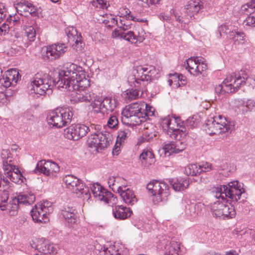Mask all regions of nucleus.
I'll use <instances>...</instances> for the list:
<instances>
[{
    "instance_id": "obj_1",
    "label": "nucleus",
    "mask_w": 255,
    "mask_h": 255,
    "mask_svg": "<svg viewBox=\"0 0 255 255\" xmlns=\"http://www.w3.org/2000/svg\"><path fill=\"white\" fill-rule=\"evenodd\" d=\"M55 85L57 88L72 91L70 100L74 103L90 102L94 94L87 89L89 80L83 68L73 63L67 64L59 74V80Z\"/></svg>"
},
{
    "instance_id": "obj_2",
    "label": "nucleus",
    "mask_w": 255,
    "mask_h": 255,
    "mask_svg": "<svg viewBox=\"0 0 255 255\" xmlns=\"http://www.w3.org/2000/svg\"><path fill=\"white\" fill-rule=\"evenodd\" d=\"M7 184V180H5L0 173V191L2 190L1 186L3 188V192L0 196V209L5 211L10 216H15L20 204L30 205L35 201V197L31 192H24L8 199V193L5 188Z\"/></svg>"
},
{
    "instance_id": "obj_3",
    "label": "nucleus",
    "mask_w": 255,
    "mask_h": 255,
    "mask_svg": "<svg viewBox=\"0 0 255 255\" xmlns=\"http://www.w3.org/2000/svg\"><path fill=\"white\" fill-rule=\"evenodd\" d=\"M154 109L143 102H135L127 106L122 111L124 124L134 126L145 122L154 115Z\"/></svg>"
},
{
    "instance_id": "obj_4",
    "label": "nucleus",
    "mask_w": 255,
    "mask_h": 255,
    "mask_svg": "<svg viewBox=\"0 0 255 255\" xmlns=\"http://www.w3.org/2000/svg\"><path fill=\"white\" fill-rule=\"evenodd\" d=\"M244 85L255 87V76L249 77L245 71H240L228 75L223 83L215 88V92L233 93Z\"/></svg>"
},
{
    "instance_id": "obj_5",
    "label": "nucleus",
    "mask_w": 255,
    "mask_h": 255,
    "mask_svg": "<svg viewBox=\"0 0 255 255\" xmlns=\"http://www.w3.org/2000/svg\"><path fill=\"white\" fill-rule=\"evenodd\" d=\"M213 193L217 197L222 199L226 197L230 199L232 202H244L245 197V189L244 184L238 181H233L229 182L227 185H222L213 188Z\"/></svg>"
},
{
    "instance_id": "obj_6",
    "label": "nucleus",
    "mask_w": 255,
    "mask_h": 255,
    "mask_svg": "<svg viewBox=\"0 0 255 255\" xmlns=\"http://www.w3.org/2000/svg\"><path fill=\"white\" fill-rule=\"evenodd\" d=\"M156 69L148 65H138L133 68L131 74L128 77V83L134 86H140L142 90H146L148 81L153 77L156 78Z\"/></svg>"
},
{
    "instance_id": "obj_7",
    "label": "nucleus",
    "mask_w": 255,
    "mask_h": 255,
    "mask_svg": "<svg viewBox=\"0 0 255 255\" xmlns=\"http://www.w3.org/2000/svg\"><path fill=\"white\" fill-rule=\"evenodd\" d=\"M55 84L52 77L47 73L42 72L37 73L31 79L29 94L44 95L52 93V89Z\"/></svg>"
},
{
    "instance_id": "obj_8",
    "label": "nucleus",
    "mask_w": 255,
    "mask_h": 255,
    "mask_svg": "<svg viewBox=\"0 0 255 255\" xmlns=\"http://www.w3.org/2000/svg\"><path fill=\"white\" fill-rule=\"evenodd\" d=\"M212 194L216 200L210 205L213 216L216 218L222 219L234 217L236 212L234 207L229 202V199L226 197H224L223 199L220 197H217L213 193V190Z\"/></svg>"
},
{
    "instance_id": "obj_9",
    "label": "nucleus",
    "mask_w": 255,
    "mask_h": 255,
    "mask_svg": "<svg viewBox=\"0 0 255 255\" xmlns=\"http://www.w3.org/2000/svg\"><path fill=\"white\" fill-rule=\"evenodd\" d=\"M73 116V109L69 107H59L50 111L47 116L48 124L57 128L70 124Z\"/></svg>"
},
{
    "instance_id": "obj_10",
    "label": "nucleus",
    "mask_w": 255,
    "mask_h": 255,
    "mask_svg": "<svg viewBox=\"0 0 255 255\" xmlns=\"http://www.w3.org/2000/svg\"><path fill=\"white\" fill-rule=\"evenodd\" d=\"M234 126V122L228 121L225 117L218 115L208 119L205 130L209 135L218 134L232 130Z\"/></svg>"
},
{
    "instance_id": "obj_11",
    "label": "nucleus",
    "mask_w": 255,
    "mask_h": 255,
    "mask_svg": "<svg viewBox=\"0 0 255 255\" xmlns=\"http://www.w3.org/2000/svg\"><path fill=\"white\" fill-rule=\"evenodd\" d=\"M161 126L163 131L172 138L178 139L186 134V128L178 118L168 116L162 119Z\"/></svg>"
},
{
    "instance_id": "obj_12",
    "label": "nucleus",
    "mask_w": 255,
    "mask_h": 255,
    "mask_svg": "<svg viewBox=\"0 0 255 255\" xmlns=\"http://www.w3.org/2000/svg\"><path fill=\"white\" fill-rule=\"evenodd\" d=\"M203 2L200 0H189L185 8L184 17L181 14V12L175 9H172L170 10L171 15L174 17L175 19L180 23H184V27L186 26V18L187 19H195L200 10L203 8Z\"/></svg>"
},
{
    "instance_id": "obj_13",
    "label": "nucleus",
    "mask_w": 255,
    "mask_h": 255,
    "mask_svg": "<svg viewBox=\"0 0 255 255\" xmlns=\"http://www.w3.org/2000/svg\"><path fill=\"white\" fill-rule=\"evenodd\" d=\"M66 187L83 200L88 201L91 197L88 187L82 180L72 175H67L63 179Z\"/></svg>"
},
{
    "instance_id": "obj_14",
    "label": "nucleus",
    "mask_w": 255,
    "mask_h": 255,
    "mask_svg": "<svg viewBox=\"0 0 255 255\" xmlns=\"http://www.w3.org/2000/svg\"><path fill=\"white\" fill-rule=\"evenodd\" d=\"M99 126H96L95 131H91V135L89 136L88 143L91 147H94L99 151L107 147L111 140V135L108 132H100Z\"/></svg>"
},
{
    "instance_id": "obj_15",
    "label": "nucleus",
    "mask_w": 255,
    "mask_h": 255,
    "mask_svg": "<svg viewBox=\"0 0 255 255\" xmlns=\"http://www.w3.org/2000/svg\"><path fill=\"white\" fill-rule=\"evenodd\" d=\"M52 211L51 203L46 201L35 205L31 210V216L35 222L45 223L49 221L48 215Z\"/></svg>"
},
{
    "instance_id": "obj_16",
    "label": "nucleus",
    "mask_w": 255,
    "mask_h": 255,
    "mask_svg": "<svg viewBox=\"0 0 255 255\" xmlns=\"http://www.w3.org/2000/svg\"><path fill=\"white\" fill-rule=\"evenodd\" d=\"M96 126L91 125L90 127L84 124L72 125L64 130V136L67 138L77 140L85 136L88 132H90Z\"/></svg>"
},
{
    "instance_id": "obj_17",
    "label": "nucleus",
    "mask_w": 255,
    "mask_h": 255,
    "mask_svg": "<svg viewBox=\"0 0 255 255\" xmlns=\"http://www.w3.org/2000/svg\"><path fill=\"white\" fill-rule=\"evenodd\" d=\"M94 197L98 200L103 201L105 203L113 206L117 202L116 197L111 192L108 191L100 184L95 183L91 187Z\"/></svg>"
},
{
    "instance_id": "obj_18",
    "label": "nucleus",
    "mask_w": 255,
    "mask_h": 255,
    "mask_svg": "<svg viewBox=\"0 0 255 255\" xmlns=\"http://www.w3.org/2000/svg\"><path fill=\"white\" fill-rule=\"evenodd\" d=\"M30 245L36 252L35 255H48L56 253L53 245L43 238L33 239L30 241Z\"/></svg>"
},
{
    "instance_id": "obj_19",
    "label": "nucleus",
    "mask_w": 255,
    "mask_h": 255,
    "mask_svg": "<svg viewBox=\"0 0 255 255\" xmlns=\"http://www.w3.org/2000/svg\"><path fill=\"white\" fill-rule=\"evenodd\" d=\"M186 69L190 74L197 76L205 71L207 68V63L202 57H193L186 60Z\"/></svg>"
},
{
    "instance_id": "obj_20",
    "label": "nucleus",
    "mask_w": 255,
    "mask_h": 255,
    "mask_svg": "<svg viewBox=\"0 0 255 255\" xmlns=\"http://www.w3.org/2000/svg\"><path fill=\"white\" fill-rule=\"evenodd\" d=\"M68 49L67 46L63 43H57L46 47L42 54L45 60H53L62 56Z\"/></svg>"
},
{
    "instance_id": "obj_21",
    "label": "nucleus",
    "mask_w": 255,
    "mask_h": 255,
    "mask_svg": "<svg viewBox=\"0 0 255 255\" xmlns=\"http://www.w3.org/2000/svg\"><path fill=\"white\" fill-rule=\"evenodd\" d=\"M59 166L55 162L42 160L39 161L35 168V173H41L47 176L53 175L59 171Z\"/></svg>"
},
{
    "instance_id": "obj_22",
    "label": "nucleus",
    "mask_w": 255,
    "mask_h": 255,
    "mask_svg": "<svg viewBox=\"0 0 255 255\" xmlns=\"http://www.w3.org/2000/svg\"><path fill=\"white\" fill-rule=\"evenodd\" d=\"M20 77L16 69L8 70L0 78V85L5 88L15 85Z\"/></svg>"
},
{
    "instance_id": "obj_23",
    "label": "nucleus",
    "mask_w": 255,
    "mask_h": 255,
    "mask_svg": "<svg viewBox=\"0 0 255 255\" xmlns=\"http://www.w3.org/2000/svg\"><path fill=\"white\" fill-rule=\"evenodd\" d=\"M154 190V196L153 200L155 203L164 202L167 200V198L170 195L169 187L164 181L156 183Z\"/></svg>"
},
{
    "instance_id": "obj_24",
    "label": "nucleus",
    "mask_w": 255,
    "mask_h": 255,
    "mask_svg": "<svg viewBox=\"0 0 255 255\" xmlns=\"http://www.w3.org/2000/svg\"><path fill=\"white\" fill-rule=\"evenodd\" d=\"M4 173L12 182L21 184L24 182L25 178L22 175L19 169L17 167L16 164L12 166L6 165L3 169Z\"/></svg>"
},
{
    "instance_id": "obj_25",
    "label": "nucleus",
    "mask_w": 255,
    "mask_h": 255,
    "mask_svg": "<svg viewBox=\"0 0 255 255\" xmlns=\"http://www.w3.org/2000/svg\"><path fill=\"white\" fill-rule=\"evenodd\" d=\"M15 7L21 14L29 13L35 16L37 14V8L31 2L26 0H20L15 4Z\"/></svg>"
},
{
    "instance_id": "obj_26",
    "label": "nucleus",
    "mask_w": 255,
    "mask_h": 255,
    "mask_svg": "<svg viewBox=\"0 0 255 255\" xmlns=\"http://www.w3.org/2000/svg\"><path fill=\"white\" fill-rule=\"evenodd\" d=\"M129 85L131 87L130 89H128L124 92L123 93V97L125 100L127 101H130L132 100H135L138 98L139 97H144L146 96V94L145 93L146 90H142V89L140 86H134L129 84Z\"/></svg>"
},
{
    "instance_id": "obj_27",
    "label": "nucleus",
    "mask_w": 255,
    "mask_h": 255,
    "mask_svg": "<svg viewBox=\"0 0 255 255\" xmlns=\"http://www.w3.org/2000/svg\"><path fill=\"white\" fill-rule=\"evenodd\" d=\"M186 147L185 142L180 140L176 142H170L164 144L163 148L165 154L168 156L173 153H178L182 151Z\"/></svg>"
},
{
    "instance_id": "obj_28",
    "label": "nucleus",
    "mask_w": 255,
    "mask_h": 255,
    "mask_svg": "<svg viewBox=\"0 0 255 255\" xmlns=\"http://www.w3.org/2000/svg\"><path fill=\"white\" fill-rule=\"evenodd\" d=\"M123 201L127 204L133 205L137 202V199L134 194V192L129 188H127L126 186H124L118 192Z\"/></svg>"
},
{
    "instance_id": "obj_29",
    "label": "nucleus",
    "mask_w": 255,
    "mask_h": 255,
    "mask_svg": "<svg viewBox=\"0 0 255 255\" xmlns=\"http://www.w3.org/2000/svg\"><path fill=\"white\" fill-rule=\"evenodd\" d=\"M66 32L67 33V36L70 37V36L74 37V40L75 43L73 44V48L77 51H81L84 48V43L82 41L81 35L79 36L77 35V31L75 27H71L67 28Z\"/></svg>"
},
{
    "instance_id": "obj_30",
    "label": "nucleus",
    "mask_w": 255,
    "mask_h": 255,
    "mask_svg": "<svg viewBox=\"0 0 255 255\" xmlns=\"http://www.w3.org/2000/svg\"><path fill=\"white\" fill-rule=\"evenodd\" d=\"M113 214L116 219L124 220L131 216L132 211L123 205H117L113 208Z\"/></svg>"
},
{
    "instance_id": "obj_31",
    "label": "nucleus",
    "mask_w": 255,
    "mask_h": 255,
    "mask_svg": "<svg viewBox=\"0 0 255 255\" xmlns=\"http://www.w3.org/2000/svg\"><path fill=\"white\" fill-rule=\"evenodd\" d=\"M168 182L175 191H183L189 185V181L187 178H172L169 179Z\"/></svg>"
},
{
    "instance_id": "obj_32",
    "label": "nucleus",
    "mask_w": 255,
    "mask_h": 255,
    "mask_svg": "<svg viewBox=\"0 0 255 255\" xmlns=\"http://www.w3.org/2000/svg\"><path fill=\"white\" fill-rule=\"evenodd\" d=\"M118 105L117 100L112 97H106L103 99V114H108L113 112Z\"/></svg>"
},
{
    "instance_id": "obj_33",
    "label": "nucleus",
    "mask_w": 255,
    "mask_h": 255,
    "mask_svg": "<svg viewBox=\"0 0 255 255\" xmlns=\"http://www.w3.org/2000/svg\"><path fill=\"white\" fill-rule=\"evenodd\" d=\"M125 182V179L119 176L110 177L108 184L110 188L115 192H118L119 191L125 186L124 183Z\"/></svg>"
},
{
    "instance_id": "obj_34",
    "label": "nucleus",
    "mask_w": 255,
    "mask_h": 255,
    "mask_svg": "<svg viewBox=\"0 0 255 255\" xmlns=\"http://www.w3.org/2000/svg\"><path fill=\"white\" fill-rule=\"evenodd\" d=\"M75 211L73 208L67 207L62 210L61 214L67 223L74 224L78 221V218Z\"/></svg>"
},
{
    "instance_id": "obj_35",
    "label": "nucleus",
    "mask_w": 255,
    "mask_h": 255,
    "mask_svg": "<svg viewBox=\"0 0 255 255\" xmlns=\"http://www.w3.org/2000/svg\"><path fill=\"white\" fill-rule=\"evenodd\" d=\"M201 166V173L203 172H209L211 170H217L224 169V165L219 161H215V163L212 164L208 162H203L199 163Z\"/></svg>"
},
{
    "instance_id": "obj_36",
    "label": "nucleus",
    "mask_w": 255,
    "mask_h": 255,
    "mask_svg": "<svg viewBox=\"0 0 255 255\" xmlns=\"http://www.w3.org/2000/svg\"><path fill=\"white\" fill-rule=\"evenodd\" d=\"M245 34L235 27L229 32V38L233 41L235 43L243 44L245 40Z\"/></svg>"
},
{
    "instance_id": "obj_37",
    "label": "nucleus",
    "mask_w": 255,
    "mask_h": 255,
    "mask_svg": "<svg viewBox=\"0 0 255 255\" xmlns=\"http://www.w3.org/2000/svg\"><path fill=\"white\" fill-rule=\"evenodd\" d=\"M165 249V255H179L181 253L180 244L173 241L166 245Z\"/></svg>"
},
{
    "instance_id": "obj_38",
    "label": "nucleus",
    "mask_w": 255,
    "mask_h": 255,
    "mask_svg": "<svg viewBox=\"0 0 255 255\" xmlns=\"http://www.w3.org/2000/svg\"><path fill=\"white\" fill-rule=\"evenodd\" d=\"M128 20L124 18L112 17L111 21L112 23L117 25L121 30L125 31L131 27V24Z\"/></svg>"
},
{
    "instance_id": "obj_39",
    "label": "nucleus",
    "mask_w": 255,
    "mask_h": 255,
    "mask_svg": "<svg viewBox=\"0 0 255 255\" xmlns=\"http://www.w3.org/2000/svg\"><path fill=\"white\" fill-rule=\"evenodd\" d=\"M142 163L145 165H151L154 162V156L153 153L148 149H143L139 156Z\"/></svg>"
},
{
    "instance_id": "obj_40",
    "label": "nucleus",
    "mask_w": 255,
    "mask_h": 255,
    "mask_svg": "<svg viewBox=\"0 0 255 255\" xmlns=\"http://www.w3.org/2000/svg\"><path fill=\"white\" fill-rule=\"evenodd\" d=\"M0 156L2 159L3 169H4V166L6 165L12 166L16 164L15 161L11 156L10 151L8 149H3L1 152Z\"/></svg>"
},
{
    "instance_id": "obj_41",
    "label": "nucleus",
    "mask_w": 255,
    "mask_h": 255,
    "mask_svg": "<svg viewBox=\"0 0 255 255\" xmlns=\"http://www.w3.org/2000/svg\"><path fill=\"white\" fill-rule=\"evenodd\" d=\"M119 12L121 14V15L119 17L124 18L125 17L127 19L133 20L134 21H138L141 22L144 21L143 19L137 18L130 14V11L126 7H122L120 8Z\"/></svg>"
},
{
    "instance_id": "obj_42",
    "label": "nucleus",
    "mask_w": 255,
    "mask_h": 255,
    "mask_svg": "<svg viewBox=\"0 0 255 255\" xmlns=\"http://www.w3.org/2000/svg\"><path fill=\"white\" fill-rule=\"evenodd\" d=\"M199 163L190 164L186 167L185 172L188 175L197 176L201 173Z\"/></svg>"
},
{
    "instance_id": "obj_43",
    "label": "nucleus",
    "mask_w": 255,
    "mask_h": 255,
    "mask_svg": "<svg viewBox=\"0 0 255 255\" xmlns=\"http://www.w3.org/2000/svg\"><path fill=\"white\" fill-rule=\"evenodd\" d=\"M25 33L27 36L29 42H25L24 46L28 47L29 45V43L34 41L36 36V31L35 28L32 26H27L25 29Z\"/></svg>"
},
{
    "instance_id": "obj_44",
    "label": "nucleus",
    "mask_w": 255,
    "mask_h": 255,
    "mask_svg": "<svg viewBox=\"0 0 255 255\" xmlns=\"http://www.w3.org/2000/svg\"><path fill=\"white\" fill-rule=\"evenodd\" d=\"M130 134V131L128 128L121 129L118 131L117 141L119 142V145L124 143L125 140Z\"/></svg>"
},
{
    "instance_id": "obj_45",
    "label": "nucleus",
    "mask_w": 255,
    "mask_h": 255,
    "mask_svg": "<svg viewBox=\"0 0 255 255\" xmlns=\"http://www.w3.org/2000/svg\"><path fill=\"white\" fill-rule=\"evenodd\" d=\"M253 7L254 9V14L248 16L244 21V24L251 27H255V0H251Z\"/></svg>"
},
{
    "instance_id": "obj_46",
    "label": "nucleus",
    "mask_w": 255,
    "mask_h": 255,
    "mask_svg": "<svg viewBox=\"0 0 255 255\" xmlns=\"http://www.w3.org/2000/svg\"><path fill=\"white\" fill-rule=\"evenodd\" d=\"M202 205L199 203L197 204H191L188 206V210L189 214L191 216L195 217L201 210V207Z\"/></svg>"
},
{
    "instance_id": "obj_47",
    "label": "nucleus",
    "mask_w": 255,
    "mask_h": 255,
    "mask_svg": "<svg viewBox=\"0 0 255 255\" xmlns=\"http://www.w3.org/2000/svg\"><path fill=\"white\" fill-rule=\"evenodd\" d=\"M240 13L247 15L250 14V15H253L255 13L251 1L241 6L240 8Z\"/></svg>"
},
{
    "instance_id": "obj_48",
    "label": "nucleus",
    "mask_w": 255,
    "mask_h": 255,
    "mask_svg": "<svg viewBox=\"0 0 255 255\" xmlns=\"http://www.w3.org/2000/svg\"><path fill=\"white\" fill-rule=\"evenodd\" d=\"M103 99L98 98L95 99L92 103L93 109L95 112L103 113Z\"/></svg>"
},
{
    "instance_id": "obj_49",
    "label": "nucleus",
    "mask_w": 255,
    "mask_h": 255,
    "mask_svg": "<svg viewBox=\"0 0 255 255\" xmlns=\"http://www.w3.org/2000/svg\"><path fill=\"white\" fill-rule=\"evenodd\" d=\"M199 123V119L198 118V116L196 115L189 117L186 120L185 122L186 126L190 128H193L196 127Z\"/></svg>"
},
{
    "instance_id": "obj_50",
    "label": "nucleus",
    "mask_w": 255,
    "mask_h": 255,
    "mask_svg": "<svg viewBox=\"0 0 255 255\" xmlns=\"http://www.w3.org/2000/svg\"><path fill=\"white\" fill-rule=\"evenodd\" d=\"M234 27L231 25L226 23L221 25L218 27V31L221 36L223 34H225L228 35V37L229 36V32L231 30H233Z\"/></svg>"
},
{
    "instance_id": "obj_51",
    "label": "nucleus",
    "mask_w": 255,
    "mask_h": 255,
    "mask_svg": "<svg viewBox=\"0 0 255 255\" xmlns=\"http://www.w3.org/2000/svg\"><path fill=\"white\" fill-rule=\"evenodd\" d=\"M123 39L127 40L131 43H137V40L135 39V35L133 32L131 31H128L127 32H124L123 34Z\"/></svg>"
},
{
    "instance_id": "obj_52",
    "label": "nucleus",
    "mask_w": 255,
    "mask_h": 255,
    "mask_svg": "<svg viewBox=\"0 0 255 255\" xmlns=\"http://www.w3.org/2000/svg\"><path fill=\"white\" fill-rule=\"evenodd\" d=\"M11 99L10 95L8 92L0 93V106L7 105Z\"/></svg>"
},
{
    "instance_id": "obj_53",
    "label": "nucleus",
    "mask_w": 255,
    "mask_h": 255,
    "mask_svg": "<svg viewBox=\"0 0 255 255\" xmlns=\"http://www.w3.org/2000/svg\"><path fill=\"white\" fill-rule=\"evenodd\" d=\"M119 121L116 116H111L109 118L107 125L111 128H116L118 127Z\"/></svg>"
},
{
    "instance_id": "obj_54",
    "label": "nucleus",
    "mask_w": 255,
    "mask_h": 255,
    "mask_svg": "<svg viewBox=\"0 0 255 255\" xmlns=\"http://www.w3.org/2000/svg\"><path fill=\"white\" fill-rule=\"evenodd\" d=\"M255 110V102L252 100H248L246 102L244 109L243 110V113L248 111H252Z\"/></svg>"
},
{
    "instance_id": "obj_55",
    "label": "nucleus",
    "mask_w": 255,
    "mask_h": 255,
    "mask_svg": "<svg viewBox=\"0 0 255 255\" xmlns=\"http://www.w3.org/2000/svg\"><path fill=\"white\" fill-rule=\"evenodd\" d=\"M92 4L93 6L99 8L106 7V2L104 0H93L92 1Z\"/></svg>"
},
{
    "instance_id": "obj_56",
    "label": "nucleus",
    "mask_w": 255,
    "mask_h": 255,
    "mask_svg": "<svg viewBox=\"0 0 255 255\" xmlns=\"http://www.w3.org/2000/svg\"><path fill=\"white\" fill-rule=\"evenodd\" d=\"M169 76L171 78V79L172 80V81L174 82V85H175L176 87H179L180 86V84L179 83L180 76L179 74L177 73H174L173 74H169Z\"/></svg>"
},
{
    "instance_id": "obj_57",
    "label": "nucleus",
    "mask_w": 255,
    "mask_h": 255,
    "mask_svg": "<svg viewBox=\"0 0 255 255\" xmlns=\"http://www.w3.org/2000/svg\"><path fill=\"white\" fill-rule=\"evenodd\" d=\"M158 183L157 180H153L148 183L146 185V189L150 192L153 196H154V190L155 189V185Z\"/></svg>"
},
{
    "instance_id": "obj_58",
    "label": "nucleus",
    "mask_w": 255,
    "mask_h": 255,
    "mask_svg": "<svg viewBox=\"0 0 255 255\" xmlns=\"http://www.w3.org/2000/svg\"><path fill=\"white\" fill-rule=\"evenodd\" d=\"M112 248L108 249V248H104V249L100 251V255H118L120 254L119 251H115L113 252L111 251Z\"/></svg>"
},
{
    "instance_id": "obj_59",
    "label": "nucleus",
    "mask_w": 255,
    "mask_h": 255,
    "mask_svg": "<svg viewBox=\"0 0 255 255\" xmlns=\"http://www.w3.org/2000/svg\"><path fill=\"white\" fill-rule=\"evenodd\" d=\"M6 9L3 3H0V23L2 22L6 15Z\"/></svg>"
},
{
    "instance_id": "obj_60",
    "label": "nucleus",
    "mask_w": 255,
    "mask_h": 255,
    "mask_svg": "<svg viewBox=\"0 0 255 255\" xmlns=\"http://www.w3.org/2000/svg\"><path fill=\"white\" fill-rule=\"evenodd\" d=\"M9 31V26L7 24L4 23L0 26V35H5Z\"/></svg>"
},
{
    "instance_id": "obj_61",
    "label": "nucleus",
    "mask_w": 255,
    "mask_h": 255,
    "mask_svg": "<svg viewBox=\"0 0 255 255\" xmlns=\"http://www.w3.org/2000/svg\"><path fill=\"white\" fill-rule=\"evenodd\" d=\"M156 135L155 132H149L145 131L143 133V139L146 141H149L151 139Z\"/></svg>"
},
{
    "instance_id": "obj_62",
    "label": "nucleus",
    "mask_w": 255,
    "mask_h": 255,
    "mask_svg": "<svg viewBox=\"0 0 255 255\" xmlns=\"http://www.w3.org/2000/svg\"><path fill=\"white\" fill-rule=\"evenodd\" d=\"M145 5L144 6L150 7L152 5H155L157 4H159L160 0H140Z\"/></svg>"
},
{
    "instance_id": "obj_63",
    "label": "nucleus",
    "mask_w": 255,
    "mask_h": 255,
    "mask_svg": "<svg viewBox=\"0 0 255 255\" xmlns=\"http://www.w3.org/2000/svg\"><path fill=\"white\" fill-rule=\"evenodd\" d=\"M145 33L144 30L142 29L138 31V36L135 35V39L137 40V43L142 42L145 39Z\"/></svg>"
},
{
    "instance_id": "obj_64",
    "label": "nucleus",
    "mask_w": 255,
    "mask_h": 255,
    "mask_svg": "<svg viewBox=\"0 0 255 255\" xmlns=\"http://www.w3.org/2000/svg\"><path fill=\"white\" fill-rule=\"evenodd\" d=\"M7 20H9L10 23L12 22L14 25L19 23V17L16 14L13 16L10 15L7 18Z\"/></svg>"
}]
</instances>
